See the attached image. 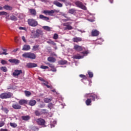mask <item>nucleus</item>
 <instances>
[{
  "instance_id": "obj_46",
  "label": "nucleus",
  "mask_w": 131,
  "mask_h": 131,
  "mask_svg": "<svg viewBox=\"0 0 131 131\" xmlns=\"http://www.w3.org/2000/svg\"><path fill=\"white\" fill-rule=\"evenodd\" d=\"M53 104H52V103H49V104H48V107H49V108L50 109H52V108H53Z\"/></svg>"
},
{
  "instance_id": "obj_54",
  "label": "nucleus",
  "mask_w": 131,
  "mask_h": 131,
  "mask_svg": "<svg viewBox=\"0 0 131 131\" xmlns=\"http://www.w3.org/2000/svg\"><path fill=\"white\" fill-rule=\"evenodd\" d=\"M19 30H25V28L20 27L19 28Z\"/></svg>"
},
{
  "instance_id": "obj_52",
  "label": "nucleus",
  "mask_w": 131,
  "mask_h": 131,
  "mask_svg": "<svg viewBox=\"0 0 131 131\" xmlns=\"http://www.w3.org/2000/svg\"><path fill=\"white\" fill-rule=\"evenodd\" d=\"M21 39H23V41H24V42H26V39H25V37L22 36Z\"/></svg>"
},
{
  "instance_id": "obj_32",
  "label": "nucleus",
  "mask_w": 131,
  "mask_h": 131,
  "mask_svg": "<svg viewBox=\"0 0 131 131\" xmlns=\"http://www.w3.org/2000/svg\"><path fill=\"white\" fill-rule=\"evenodd\" d=\"M4 9L5 10H12V7L9 6V5H5L4 6Z\"/></svg>"
},
{
  "instance_id": "obj_22",
  "label": "nucleus",
  "mask_w": 131,
  "mask_h": 131,
  "mask_svg": "<svg viewBox=\"0 0 131 131\" xmlns=\"http://www.w3.org/2000/svg\"><path fill=\"white\" fill-rule=\"evenodd\" d=\"M36 57V56H35V54H34V53H29V58L30 59H35Z\"/></svg>"
},
{
  "instance_id": "obj_44",
  "label": "nucleus",
  "mask_w": 131,
  "mask_h": 131,
  "mask_svg": "<svg viewBox=\"0 0 131 131\" xmlns=\"http://www.w3.org/2000/svg\"><path fill=\"white\" fill-rule=\"evenodd\" d=\"M5 125V122H0V127H3Z\"/></svg>"
},
{
  "instance_id": "obj_5",
  "label": "nucleus",
  "mask_w": 131,
  "mask_h": 131,
  "mask_svg": "<svg viewBox=\"0 0 131 131\" xmlns=\"http://www.w3.org/2000/svg\"><path fill=\"white\" fill-rule=\"evenodd\" d=\"M28 24L30 26H32V27H35L38 25L37 21L34 19H29L28 20Z\"/></svg>"
},
{
  "instance_id": "obj_38",
  "label": "nucleus",
  "mask_w": 131,
  "mask_h": 131,
  "mask_svg": "<svg viewBox=\"0 0 131 131\" xmlns=\"http://www.w3.org/2000/svg\"><path fill=\"white\" fill-rule=\"evenodd\" d=\"M10 125L12 126V127H17V124L15 123H10Z\"/></svg>"
},
{
  "instance_id": "obj_61",
  "label": "nucleus",
  "mask_w": 131,
  "mask_h": 131,
  "mask_svg": "<svg viewBox=\"0 0 131 131\" xmlns=\"http://www.w3.org/2000/svg\"><path fill=\"white\" fill-rule=\"evenodd\" d=\"M40 108H43V107H45V104H43L42 105H40Z\"/></svg>"
},
{
  "instance_id": "obj_23",
  "label": "nucleus",
  "mask_w": 131,
  "mask_h": 131,
  "mask_svg": "<svg viewBox=\"0 0 131 131\" xmlns=\"http://www.w3.org/2000/svg\"><path fill=\"white\" fill-rule=\"evenodd\" d=\"M12 107L13 108H14V109H16V110L21 109V105L18 104H13Z\"/></svg>"
},
{
  "instance_id": "obj_33",
  "label": "nucleus",
  "mask_w": 131,
  "mask_h": 131,
  "mask_svg": "<svg viewBox=\"0 0 131 131\" xmlns=\"http://www.w3.org/2000/svg\"><path fill=\"white\" fill-rule=\"evenodd\" d=\"M23 57L24 58H29V53H25L23 54Z\"/></svg>"
},
{
  "instance_id": "obj_15",
  "label": "nucleus",
  "mask_w": 131,
  "mask_h": 131,
  "mask_svg": "<svg viewBox=\"0 0 131 131\" xmlns=\"http://www.w3.org/2000/svg\"><path fill=\"white\" fill-rule=\"evenodd\" d=\"M18 103L19 105H25V104L28 103V101L25 99H21V100H19Z\"/></svg>"
},
{
  "instance_id": "obj_11",
  "label": "nucleus",
  "mask_w": 131,
  "mask_h": 131,
  "mask_svg": "<svg viewBox=\"0 0 131 131\" xmlns=\"http://www.w3.org/2000/svg\"><path fill=\"white\" fill-rule=\"evenodd\" d=\"M22 73V70H15L14 72L13 73V76H18L20 75Z\"/></svg>"
},
{
  "instance_id": "obj_40",
  "label": "nucleus",
  "mask_w": 131,
  "mask_h": 131,
  "mask_svg": "<svg viewBox=\"0 0 131 131\" xmlns=\"http://www.w3.org/2000/svg\"><path fill=\"white\" fill-rule=\"evenodd\" d=\"M67 63V61L66 60H61L59 61V64H61V65H64V64H66Z\"/></svg>"
},
{
  "instance_id": "obj_2",
  "label": "nucleus",
  "mask_w": 131,
  "mask_h": 131,
  "mask_svg": "<svg viewBox=\"0 0 131 131\" xmlns=\"http://www.w3.org/2000/svg\"><path fill=\"white\" fill-rule=\"evenodd\" d=\"M13 96V94L11 92L4 93L0 94L1 99H9Z\"/></svg>"
},
{
  "instance_id": "obj_13",
  "label": "nucleus",
  "mask_w": 131,
  "mask_h": 131,
  "mask_svg": "<svg viewBox=\"0 0 131 131\" xmlns=\"http://www.w3.org/2000/svg\"><path fill=\"white\" fill-rule=\"evenodd\" d=\"M37 66V64L34 63L29 62L27 64V67H28V68H33L34 67H36Z\"/></svg>"
},
{
  "instance_id": "obj_42",
  "label": "nucleus",
  "mask_w": 131,
  "mask_h": 131,
  "mask_svg": "<svg viewBox=\"0 0 131 131\" xmlns=\"http://www.w3.org/2000/svg\"><path fill=\"white\" fill-rule=\"evenodd\" d=\"M40 68H41V69H49V67L45 66H41Z\"/></svg>"
},
{
  "instance_id": "obj_41",
  "label": "nucleus",
  "mask_w": 131,
  "mask_h": 131,
  "mask_svg": "<svg viewBox=\"0 0 131 131\" xmlns=\"http://www.w3.org/2000/svg\"><path fill=\"white\" fill-rule=\"evenodd\" d=\"M88 74L89 75V77H93V76H94V74L93 73V72H88Z\"/></svg>"
},
{
  "instance_id": "obj_6",
  "label": "nucleus",
  "mask_w": 131,
  "mask_h": 131,
  "mask_svg": "<svg viewBox=\"0 0 131 131\" xmlns=\"http://www.w3.org/2000/svg\"><path fill=\"white\" fill-rule=\"evenodd\" d=\"M75 4L77 6V7H78V8H80V9L84 10L85 11L86 10V7L82 5V3H81V2L79 1H76Z\"/></svg>"
},
{
  "instance_id": "obj_29",
  "label": "nucleus",
  "mask_w": 131,
  "mask_h": 131,
  "mask_svg": "<svg viewBox=\"0 0 131 131\" xmlns=\"http://www.w3.org/2000/svg\"><path fill=\"white\" fill-rule=\"evenodd\" d=\"M25 94L26 97H29L30 96H31V92L28 91H25Z\"/></svg>"
},
{
  "instance_id": "obj_20",
  "label": "nucleus",
  "mask_w": 131,
  "mask_h": 131,
  "mask_svg": "<svg viewBox=\"0 0 131 131\" xmlns=\"http://www.w3.org/2000/svg\"><path fill=\"white\" fill-rule=\"evenodd\" d=\"M39 18L41 19L42 20H44L45 21H48V20H50V18L47 16H45L43 15H40Z\"/></svg>"
},
{
  "instance_id": "obj_3",
  "label": "nucleus",
  "mask_w": 131,
  "mask_h": 131,
  "mask_svg": "<svg viewBox=\"0 0 131 131\" xmlns=\"http://www.w3.org/2000/svg\"><path fill=\"white\" fill-rule=\"evenodd\" d=\"M82 55H80L79 54H77L73 56V59H82L84 56H86L89 54V52L84 51L81 53Z\"/></svg>"
},
{
  "instance_id": "obj_63",
  "label": "nucleus",
  "mask_w": 131,
  "mask_h": 131,
  "mask_svg": "<svg viewBox=\"0 0 131 131\" xmlns=\"http://www.w3.org/2000/svg\"><path fill=\"white\" fill-rule=\"evenodd\" d=\"M3 51H4V52H5V53H6V52H7V49H3Z\"/></svg>"
},
{
  "instance_id": "obj_59",
  "label": "nucleus",
  "mask_w": 131,
  "mask_h": 131,
  "mask_svg": "<svg viewBox=\"0 0 131 131\" xmlns=\"http://www.w3.org/2000/svg\"><path fill=\"white\" fill-rule=\"evenodd\" d=\"M46 110L43 109L42 110V113H46Z\"/></svg>"
},
{
  "instance_id": "obj_51",
  "label": "nucleus",
  "mask_w": 131,
  "mask_h": 131,
  "mask_svg": "<svg viewBox=\"0 0 131 131\" xmlns=\"http://www.w3.org/2000/svg\"><path fill=\"white\" fill-rule=\"evenodd\" d=\"M4 112H5V113H8V112H9V110H8L7 108H5L3 109Z\"/></svg>"
},
{
  "instance_id": "obj_39",
  "label": "nucleus",
  "mask_w": 131,
  "mask_h": 131,
  "mask_svg": "<svg viewBox=\"0 0 131 131\" xmlns=\"http://www.w3.org/2000/svg\"><path fill=\"white\" fill-rule=\"evenodd\" d=\"M58 37H59V36L58 35V34L57 33L54 34L53 36L54 39H58Z\"/></svg>"
},
{
  "instance_id": "obj_17",
  "label": "nucleus",
  "mask_w": 131,
  "mask_h": 131,
  "mask_svg": "<svg viewBox=\"0 0 131 131\" xmlns=\"http://www.w3.org/2000/svg\"><path fill=\"white\" fill-rule=\"evenodd\" d=\"M99 35V31L97 30H93L92 31V36H98Z\"/></svg>"
},
{
  "instance_id": "obj_50",
  "label": "nucleus",
  "mask_w": 131,
  "mask_h": 131,
  "mask_svg": "<svg viewBox=\"0 0 131 131\" xmlns=\"http://www.w3.org/2000/svg\"><path fill=\"white\" fill-rule=\"evenodd\" d=\"M80 77H81L82 78H83L84 79H85L86 78V77L83 75H79Z\"/></svg>"
},
{
  "instance_id": "obj_24",
  "label": "nucleus",
  "mask_w": 131,
  "mask_h": 131,
  "mask_svg": "<svg viewBox=\"0 0 131 131\" xmlns=\"http://www.w3.org/2000/svg\"><path fill=\"white\" fill-rule=\"evenodd\" d=\"M76 12V10L74 9H70L69 10L68 12L69 13V14H75V12Z\"/></svg>"
},
{
  "instance_id": "obj_8",
  "label": "nucleus",
  "mask_w": 131,
  "mask_h": 131,
  "mask_svg": "<svg viewBox=\"0 0 131 131\" xmlns=\"http://www.w3.org/2000/svg\"><path fill=\"white\" fill-rule=\"evenodd\" d=\"M87 98H92L93 101H95V99H98V95L95 93H91L86 95Z\"/></svg>"
},
{
  "instance_id": "obj_48",
  "label": "nucleus",
  "mask_w": 131,
  "mask_h": 131,
  "mask_svg": "<svg viewBox=\"0 0 131 131\" xmlns=\"http://www.w3.org/2000/svg\"><path fill=\"white\" fill-rule=\"evenodd\" d=\"M1 63L3 64V65H5V64H7V61L2 60L1 61Z\"/></svg>"
},
{
  "instance_id": "obj_57",
  "label": "nucleus",
  "mask_w": 131,
  "mask_h": 131,
  "mask_svg": "<svg viewBox=\"0 0 131 131\" xmlns=\"http://www.w3.org/2000/svg\"><path fill=\"white\" fill-rule=\"evenodd\" d=\"M64 4H66V6H68L70 5V3L67 2V0H66V2L64 3Z\"/></svg>"
},
{
  "instance_id": "obj_45",
  "label": "nucleus",
  "mask_w": 131,
  "mask_h": 131,
  "mask_svg": "<svg viewBox=\"0 0 131 131\" xmlns=\"http://www.w3.org/2000/svg\"><path fill=\"white\" fill-rule=\"evenodd\" d=\"M6 14H7V12L5 11L0 12V15H6Z\"/></svg>"
},
{
  "instance_id": "obj_19",
  "label": "nucleus",
  "mask_w": 131,
  "mask_h": 131,
  "mask_svg": "<svg viewBox=\"0 0 131 131\" xmlns=\"http://www.w3.org/2000/svg\"><path fill=\"white\" fill-rule=\"evenodd\" d=\"M35 104H36V101L33 99H31L29 102V105L30 106H35Z\"/></svg>"
},
{
  "instance_id": "obj_49",
  "label": "nucleus",
  "mask_w": 131,
  "mask_h": 131,
  "mask_svg": "<svg viewBox=\"0 0 131 131\" xmlns=\"http://www.w3.org/2000/svg\"><path fill=\"white\" fill-rule=\"evenodd\" d=\"M0 55H8V53L6 52H0Z\"/></svg>"
},
{
  "instance_id": "obj_25",
  "label": "nucleus",
  "mask_w": 131,
  "mask_h": 131,
  "mask_svg": "<svg viewBox=\"0 0 131 131\" xmlns=\"http://www.w3.org/2000/svg\"><path fill=\"white\" fill-rule=\"evenodd\" d=\"M30 13L32 15H33L34 16H35L36 15V11H35V9H30Z\"/></svg>"
},
{
  "instance_id": "obj_26",
  "label": "nucleus",
  "mask_w": 131,
  "mask_h": 131,
  "mask_svg": "<svg viewBox=\"0 0 131 131\" xmlns=\"http://www.w3.org/2000/svg\"><path fill=\"white\" fill-rule=\"evenodd\" d=\"M48 60L49 62H54L56 61V59H55V58L52 57H48Z\"/></svg>"
},
{
  "instance_id": "obj_12",
  "label": "nucleus",
  "mask_w": 131,
  "mask_h": 131,
  "mask_svg": "<svg viewBox=\"0 0 131 131\" xmlns=\"http://www.w3.org/2000/svg\"><path fill=\"white\" fill-rule=\"evenodd\" d=\"M74 50H75V51H83V47L80 46H78V45H75L74 46Z\"/></svg>"
},
{
  "instance_id": "obj_10",
  "label": "nucleus",
  "mask_w": 131,
  "mask_h": 131,
  "mask_svg": "<svg viewBox=\"0 0 131 131\" xmlns=\"http://www.w3.org/2000/svg\"><path fill=\"white\" fill-rule=\"evenodd\" d=\"M70 24H71V23H67L63 24V26H66L65 28L66 30H71V29H73V27L72 26H70Z\"/></svg>"
},
{
  "instance_id": "obj_43",
  "label": "nucleus",
  "mask_w": 131,
  "mask_h": 131,
  "mask_svg": "<svg viewBox=\"0 0 131 131\" xmlns=\"http://www.w3.org/2000/svg\"><path fill=\"white\" fill-rule=\"evenodd\" d=\"M5 16L6 19H7V20H10V15H9L8 13L6 12V14H5Z\"/></svg>"
},
{
  "instance_id": "obj_7",
  "label": "nucleus",
  "mask_w": 131,
  "mask_h": 131,
  "mask_svg": "<svg viewBox=\"0 0 131 131\" xmlns=\"http://www.w3.org/2000/svg\"><path fill=\"white\" fill-rule=\"evenodd\" d=\"M38 80H40V81H42V84H44V85H46V86H47V88H48V89H52V86L48 85L49 84V82L45 80L43 78L41 77H39Z\"/></svg>"
},
{
  "instance_id": "obj_56",
  "label": "nucleus",
  "mask_w": 131,
  "mask_h": 131,
  "mask_svg": "<svg viewBox=\"0 0 131 131\" xmlns=\"http://www.w3.org/2000/svg\"><path fill=\"white\" fill-rule=\"evenodd\" d=\"M0 131H8V129L1 128L0 129Z\"/></svg>"
},
{
  "instance_id": "obj_9",
  "label": "nucleus",
  "mask_w": 131,
  "mask_h": 131,
  "mask_svg": "<svg viewBox=\"0 0 131 131\" xmlns=\"http://www.w3.org/2000/svg\"><path fill=\"white\" fill-rule=\"evenodd\" d=\"M36 122L39 125H45L46 121L43 119L39 118L36 120Z\"/></svg>"
},
{
  "instance_id": "obj_36",
  "label": "nucleus",
  "mask_w": 131,
  "mask_h": 131,
  "mask_svg": "<svg viewBox=\"0 0 131 131\" xmlns=\"http://www.w3.org/2000/svg\"><path fill=\"white\" fill-rule=\"evenodd\" d=\"M10 19L12 21H16L17 20V17L14 15H12L10 17Z\"/></svg>"
},
{
  "instance_id": "obj_14",
  "label": "nucleus",
  "mask_w": 131,
  "mask_h": 131,
  "mask_svg": "<svg viewBox=\"0 0 131 131\" xmlns=\"http://www.w3.org/2000/svg\"><path fill=\"white\" fill-rule=\"evenodd\" d=\"M54 5L56 6V7H58L59 8H62L63 7V4L62 3L58 2L57 1H54L53 2Z\"/></svg>"
},
{
  "instance_id": "obj_21",
  "label": "nucleus",
  "mask_w": 131,
  "mask_h": 131,
  "mask_svg": "<svg viewBox=\"0 0 131 131\" xmlns=\"http://www.w3.org/2000/svg\"><path fill=\"white\" fill-rule=\"evenodd\" d=\"M30 49V46L28 45H25L23 46V51H29V50Z\"/></svg>"
},
{
  "instance_id": "obj_55",
  "label": "nucleus",
  "mask_w": 131,
  "mask_h": 131,
  "mask_svg": "<svg viewBox=\"0 0 131 131\" xmlns=\"http://www.w3.org/2000/svg\"><path fill=\"white\" fill-rule=\"evenodd\" d=\"M49 66L50 67V68H54V67H55L52 64H49Z\"/></svg>"
},
{
  "instance_id": "obj_60",
  "label": "nucleus",
  "mask_w": 131,
  "mask_h": 131,
  "mask_svg": "<svg viewBox=\"0 0 131 131\" xmlns=\"http://www.w3.org/2000/svg\"><path fill=\"white\" fill-rule=\"evenodd\" d=\"M18 48H17V49H14V50H13V52H17V51H18Z\"/></svg>"
},
{
  "instance_id": "obj_58",
  "label": "nucleus",
  "mask_w": 131,
  "mask_h": 131,
  "mask_svg": "<svg viewBox=\"0 0 131 131\" xmlns=\"http://www.w3.org/2000/svg\"><path fill=\"white\" fill-rule=\"evenodd\" d=\"M59 2H62V3H66V0H58Z\"/></svg>"
},
{
  "instance_id": "obj_18",
  "label": "nucleus",
  "mask_w": 131,
  "mask_h": 131,
  "mask_svg": "<svg viewBox=\"0 0 131 131\" xmlns=\"http://www.w3.org/2000/svg\"><path fill=\"white\" fill-rule=\"evenodd\" d=\"M81 40H82V39L78 37H75L73 38L74 42H78L79 41H81Z\"/></svg>"
},
{
  "instance_id": "obj_1",
  "label": "nucleus",
  "mask_w": 131,
  "mask_h": 131,
  "mask_svg": "<svg viewBox=\"0 0 131 131\" xmlns=\"http://www.w3.org/2000/svg\"><path fill=\"white\" fill-rule=\"evenodd\" d=\"M43 33L42 31L37 29L36 31L33 30L31 33V38H37L39 36H42Z\"/></svg>"
},
{
  "instance_id": "obj_37",
  "label": "nucleus",
  "mask_w": 131,
  "mask_h": 131,
  "mask_svg": "<svg viewBox=\"0 0 131 131\" xmlns=\"http://www.w3.org/2000/svg\"><path fill=\"white\" fill-rule=\"evenodd\" d=\"M1 70H2V71H3L4 72H7V68H6V67H2L1 68Z\"/></svg>"
},
{
  "instance_id": "obj_28",
  "label": "nucleus",
  "mask_w": 131,
  "mask_h": 131,
  "mask_svg": "<svg viewBox=\"0 0 131 131\" xmlns=\"http://www.w3.org/2000/svg\"><path fill=\"white\" fill-rule=\"evenodd\" d=\"M23 120H29L30 117L29 116H24L22 117Z\"/></svg>"
},
{
  "instance_id": "obj_35",
  "label": "nucleus",
  "mask_w": 131,
  "mask_h": 131,
  "mask_svg": "<svg viewBox=\"0 0 131 131\" xmlns=\"http://www.w3.org/2000/svg\"><path fill=\"white\" fill-rule=\"evenodd\" d=\"M48 43H50V45H53V46H55L56 43L54 42L53 41H52V40H49L48 41H47Z\"/></svg>"
},
{
  "instance_id": "obj_4",
  "label": "nucleus",
  "mask_w": 131,
  "mask_h": 131,
  "mask_svg": "<svg viewBox=\"0 0 131 131\" xmlns=\"http://www.w3.org/2000/svg\"><path fill=\"white\" fill-rule=\"evenodd\" d=\"M43 13L45 15H48L49 16H54V13H59V11L56 10H44Z\"/></svg>"
},
{
  "instance_id": "obj_47",
  "label": "nucleus",
  "mask_w": 131,
  "mask_h": 131,
  "mask_svg": "<svg viewBox=\"0 0 131 131\" xmlns=\"http://www.w3.org/2000/svg\"><path fill=\"white\" fill-rule=\"evenodd\" d=\"M35 115H36V116H39V115H40V113H39V112L36 111L35 112Z\"/></svg>"
},
{
  "instance_id": "obj_30",
  "label": "nucleus",
  "mask_w": 131,
  "mask_h": 131,
  "mask_svg": "<svg viewBox=\"0 0 131 131\" xmlns=\"http://www.w3.org/2000/svg\"><path fill=\"white\" fill-rule=\"evenodd\" d=\"M42 28H43V29H45V30H47V31H50L51 29H52V28H51L50 27H49L48 26H43V27H42Z\"/></svg>"
},
{
  "instance_id": "obj_31",
  "label": "nucleus",
  "mask_w": 131,
  "mask_h": 131,
  "mask_svg": "<svg viewBox=\"0 0 131 131\" xmlns=\"http://www.w3.org/2000/svg\"><path fill=\"white\" fill-rule=\"evenodd\" d=\"M38 48H39V46L35 45L33 47V51H38Z\"/></svg>"
},
{
  "instance_id": "obj_62",
  "label": "nucleus",
  "mask_w": 131,
  "mask_h": 131,
  "mask_svg": "<svg viewBox=\"0 0 131 131\" xmlns=\"http://www.w3.org/2000/svg\"><path fill=\"white\" fill-rule=\"evenodd\" d=\"M51 127H55V125L53 124H51Z\"/></svg>"
},
{
  "instance_id": "obj_53",
  "label": "nucleus",
  "mask_w": 131,
  "mask_h": 131,
  "mask_svg": "<svg viewBox=\"0 0 131 131\" xmlns=\"http://www.w3.org/2000/svg\"><path fill=\"white\" fill-rule=\"evenodd\" d=\"M51 71H53V72H56L57 71V70H56V69L55 68H53L51 69Z\"/></svg>"
},
{
  "instance_id": "obj_34",
  "label": "nucleus",
  "mask_w": 131,
  "mask_h": 131,
  "mask_svg": "<svg viewBox=\"0 0 131 131\" xmlns=\"http://www.w3.org/2000/svg\"><path fill=\"white\" fill-rule=\"evenodd\" d=\"M51 101H52V99H50V98H45L44 99V102L45 103H50V102H51Z\"/></svg>"
},
{
  "instance_id": "obj_64",
  "label": "nucleus",
  "mask_w": 131,
  "mask_h": 131,
  "mask_svg": "<svg viewBox=\"0 0 131 131\" xmlns=\"http://www.w3.org/2000/svg\"><path fill=\"white\" fill-rule=\"evenodd\" d=\"M70 18H68L66 20V21H70Z\"/></svg>"
},
{
  "instance_id": "obj_27",
  "label": "nucleus",
  "mask_w": 131,
  "mask_h": 131,
  "mask_svg": "<svg viewBox=\"0 0 131 131\" xmlns=\"http://www.w3.org/2000/svg\"><path fill=\"white\" fill-rule=\"evenodd\" d=\"M85 103L87 106H90V105H91V103H92V100H91V99H88L86 100Z\"/></svg>"
},
{
  "instance_id": "obj_16",
  "label": "nucleus",
  "mask_w": 131,
  "mask_h": 131,
  "mask_svg": "<svg viewBox=\"0 0 131 131\" xmlns=\"http://www.w3.org/2000/svg\"><path fill=\"white\" fill-rule=\"evenodd\" d=\"M9 61L10 62V63H14V64H19V63H20V61L16 59H9Z\"/></svg>"
}]
</instances>
